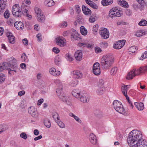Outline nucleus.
<instances>
[{"mask_svg": "<svg viewBox=\"0 0 147 147\" xmlns=\"http://www.w3.org/2000/svg\"><path fill=\"white\" fill-rule=\"evenodd\" d=\"M142 138V133L140 131L134 130L130 132L127 138V142L130 147L134 146Z\"/></svg>", "mask_w": 147, "mask_h": 147, "instance_id": "1", "label": "nucleus"}, {"mask_svg": "<svg viewBox=\"0 0 147 147\" xmlns=\"http://www.w3.org/2000/svg\"><path fill=\"white\" fill-rule=\"evenodd\" d=\"M114 62V59L113 56L110 54H107L102 57L100 64L103 69L107 70L112 66Z\"/></svg>", "mask_w": 147, "mask_h": 147, "instance_id": "2", "label": "nucleus"}, {"mask_svg": "<svg viewBox=\"0 0 147 147\" xmlns=\"http://www.w3.org/2000/svg\"><path fill=\"white\" fill-rule=\"evenodd\" d=\"M55 82L58 83L59 87L56 90V92L59 98L67 105H70L71 103L70 101L69 97L64 94L63 91V86L61 82L59 80H56Z\"/></svg>", "mask_w": 147, "mask_h": 147, "instance_id": "3", "label": "nucleus"}, {"mask_svg": "<svg viewBox=\"0 0 147 147\" xmlns=\"http://www.w3.org/2000/svg\"><path fill=\"white\" fill-rule=\"evenodd\" d=\"M10 59L9 63L4 62L3 63V67L4 69H8L9 74H10L11 71L16 72V69L17 67L16 60L13 57Z\"/></svg>", "mask_w": 147, "mask_h": 147, "instance_id": "4", "label": "nucleus"}, {"mask_svg": "<svg viewBox=\"0 0 147 147\" xmlns=\"http://www.w3.org/2000/svg\"><path fill=\"white\" fill-rule=\"evenodd\" d=\"M113 105L114 108L117 112L125 115H127L125 109L120 102L115 100L113 102Z\"/></svg>", "mask_w": 147, "mask_h": 147, "instance_id": "5", "label": "nucleus"}, {"mask_svg": "<svg viewBox=\"0 0 147 147\" xmlns=\"http://www.w3.org/2000/svg\"><path fill=\"white\" fill-rule=\"evenodd\" d=\"M12 11L13 15L17 17H21L23 13L21 7L17 4H16L13 6Z\"/></svg>", "mask_w": 147, "mask_h": 147, "instance_id": "6", "label": "nucleus"}, {"mask_svg": "<svg viewBox=\"0 0 147 147\" xmlns=\"http://www.w3.org/2000/svg\"><path fill=\"white\" fill-rule=\"evenodd\" d=\"M142 73L140 68L138 69H134L127 74L126 78L128 80H131L136 76L139 75Z\"/></svg>", "mask_w": 147, "mask_h": 147, "instance_id": "7", "label": "nucleus"}, {"mask_svg": "<svg viewBox=\"0 0 147 147\" xmlns=\"http://www.w3.org/2000/svg\"><path fill=\"white\" fill-rule=\"evenodd\" d=\"M29 113L35 119L38 117V113L37 109L33 106L30 107L28 109Z\"/></svg>", "mask_w": 147, "mask_h": 147, "instance_id": "8", "label": "nucleus"}, {"mask_svg": "<svg viewBox=\"0 0 147 147\" xmlns=\"http://www.w3.org/2000/svg\"><path fill=\"white\" fill-rule=\"evenodd\" d=\"M99 34L104 39H107L109 37V32L106 28H101L99 31Z\"/></svg>", "mask_w": 147, "mask_h": 147, "instance_id": "9", "label": "nucleus"}, {"mask_svg": "<svg viewBox=\"0 0 147 147\" xmlns=\"http://www.w3.org/2000/svg\"><path fill=\"white\" fill-rule=\"evenodd\" d=\"M92 72L95 75H99L100 74V64L98 63H95L92 67Z\"/></svg>", "mask_w": 147, "mask_h": 147, "instance_id": "10", "label": "nucleus"}, {"mask_svg": "<svg viewBox=\"0 0 147 147\" xmlns=\"http://www.w3.org/2000/svg\"><path fill=\"white\" fill-rule=\"evenodd\" d=\"M55 42L57 45L61 47H64L66 44L65 40L63 37L61 36L56 38Z\"/></svg>", "mask_w": 147, "mask_h": 147, "instance_id": "11", "label": "nucleus"}, {"mask_svg": "<svg viewBox=\"0 0 147 147\" xmlns=\"http://www.w3.org/2000/svg\"><path fill=\"white\" fill-rule=\"evenodd\" d=\"M125 40H124L118 41L114 45L113 47L116 49H120L122 48L125 45Z\"/></svg>", "mask_w": 147, "mask_h": 147, "instance_id": "12", "label": "nucleus"}, {"mask_svg": "<svg viewBox=\"0 0 147 147\" xmlns=\"http://www.w3.org/2000/svg\"><path fill=\"white\" fill-rule=\"evenodd\" d=\"M130 86L129 85L123 84L122 86L121 89L123 95L126 97L127 99H129V97L127 94V90Z\"/></svg>", "mask_w": 147, "mask_h": 147, "instance_id": "13", "label": "nucleus"}, {"mask_svg": "<svg viewBox=\"0 0 147 147\" xmlns=\"http://www.w3.org/2000/svg\"><path fill=\"white\" fill-rule=\"evenodd\" d=\"M79 100L84 103H87L89 101V97L86 93L81 94L79 98Z\"/></svg>", "mask_w": 147, "mask_h": 147, "instance_id": "14", "label": "nucleus"}, {"mask_svg": "<svg viewBox=\"0 0 147 147\" xmlns=\"http://www.w3.org/2000/svg\"><path fill=\"white\" fill-rule=\"evenodd\" d=\"M74 56L76 59L78 61H80L82 58V53L80 50L77 51L74 54Z\"/></svg>", "mask_w": 147, "mask_h": 147, "instance_id": "15", "label": "nucleus"}, {"mask_svg": "<svg viewBox=\"0 0 147 147\" xmlns=\"http://www.w3.org/2000/svg\"><path fill=\"white\" fill-rule=\"evenodd\" d=\"M14 26L17 30H20L23 29L24 27L22 22L20 21L15 22Z\"/></svg>", "mask_w": 147, "mask_h": 147, "instance_id": "16", "label": "nucleus"}, {"mask_svg": "<svg viewBox=\"0 0 147 147\" xmlns=\"http://www.w3.org/2000/svg\"><path fill=\"white\" fill-rule=\"evenodd\" d=\"M6 35L8 38L9 42L11 44L14 43L15 42L14 37L12 33L10 32H8L6 33Z\"/></svg>", "mask_w": 147, "mask_h": 147, "instance_id": "17", "label": "nucleus"}, {"mask_svg": "<svg viewBox=\"0 0 147 147\" xmlns=\"http://www.w3.org/2000/svg\"><path fill=\"white\" fill-rule=\"evenodd\" d=\"M49 72L50 74L54 76H58L60 74V72L59 71H56L55 69L53 67L50 68Z\"/></svg>", "mask_w": 147, "mask_h": 147, "instance_id": "18", "label": "nucleus"}, {"mask_svg": "<svg viewBox=\"0 0 147 147\" xmlns=\"http://www.w3.org/2000/svg\"><path fill=\"white\" fill-rule=\"evenodd\" d=\"M90 142L92 144L95 145L97 142V140L96 136L93 134H90Z\"/></svg>", "mask_w": 147, "mask_h": 147, "instance_id": "19", "label": "nucleus"}, {"mask_svg": "<svg viewBox=\"0 0 147 147\" xmlns=\"http://www.w3.org/2000/svg\"><path fill=\"white\" fill-rule=\"evenodd\" d=\"M82 10L83 12L86 15H90L91 14V10L84 5L82 6Z\"/></svg>", "mask_w": 147, "mask_h": 147, "instance_id": "20", "label": "nucleus"}, {"mask_svg": "<svg viewBox=\"0 0 147 147\" xmlns=\"http://www.w3.org/2000/svg\"><path fill=\"white\" fill-rule=\"evenodd\" d=\"M134 104L137 109L140 111L144 109V104L142 102H135Z\"/></svg>", "mask_w": 147, "mask_h": 147, "instance_id": "21", "label": "nucleus"}, {"mask_svg": "<svg viewBox=\"0 0 147 147\" xmlns=\"http://www.w3.org/2000/svg\"><path fill=\"white\" fill-rule=\"evenodd\" d=\"M118 4L121 6L125 8H128L129 5L128 3L124 0H118Z\"/></svg>", "mask_w": 147, "mask_h": 147, "instance_id": "22", "label": "nucleus"}, {"mask_svg": "<svg viewBox=\"0 0 147 147\" xmlns=\"http://www.w3.org/2000/svg\"><path fill=\"white\" fill-rule=\"evenodd\" d=\"M37 19L38 21L40 22H44L45 20V16L43 13L37 16Z\"/></svg>", "mask_w": 147, "mask_h": 147, "instance_id": "23", "label": "nucleus"}, {"mask_svg": "<svg viewBox=\"0 0 147 147\" xmlns=\"http://www.w3.org/2000/svg\"><path fill=\"white\" fill-rule=\"evenodd\" d=\"M73 32L72 33L71 35V38L72 40H76L78 38V37L79 36L78 33L77 31L74 30L72 31Z\"/></svg>", "mask_w": 147, "mask_h": 147, "instance_id": "24", "label": "nucleus"}, {"mask_svg": "<svg viewBox=\"0 0 147 147\" xmlns=\"http://www.w3.org/2000/svg\"><path fill=\"white\" fill-rule=\"evenodd\" d=\"M72 95L76 98H78L79 99L81 94L78 90L76 89L74 90L72 92Z\"/></svg>", "mask_w": 147, "mask_h": 147, "instance_id": "25", "label": "nucleus"}, {"mask_svg": "<svg viewBox=\"0 0 147 147\" xmlns=\"http://www.w3.org/2000/svg\"><path fill=\"white\" fill-rule=\"evenodd\" d=\"M117 10V8L116 7L111 9L109 11V16L111 18L115 17V13Z\"/></svg>", "mask_w": 147, "mask_h": 147, "instance_id": "26", "label": "nucleus"}, {"mask_svg": "<svg viewBox=\"0 0 147 147\" xmlns=\"http://www.w3.org/2000/svg\"><path fill=\"white\" fill-rule=\"evenodd\" d=\"M146 34V32L143 30H139L136 32V36L137 37H140Z\"/></svg>", "mask_w": 147, "mask_h": 147, "instance_id": "27", "label": "nucleus"}, {"mask_svg": "<svg viewBox=\"0 0 147 147\" xmlns=\"http://www.w3.org/2000/svg\"><path fill=\"white\" fill-rule=\"evenodd\" d=\"M104 89L103 87L97 86L96 90V93L98 95H102L103 93Z\"/></svg>", "mask_w": 147, "mask_h": 147, "instance_id": "28", "label": "nucleus"}, {"mask_svg": "<svg viewBox=\"0 0 147 147\" xmlns=\"http://www.w3.org/2000/svg\"><path fill=\"white\" fill-rule=\"evenodd\" d=\"M6 2L7 0H0V11L5 9Z\"/></svg>", "mask_w": 147, "mask_h": 147, "instance_id": "29", "label": "nucleus"}, {"mask_svg": "<svg viewBox=\"0 0 147 147\" xmlns=\"http://www.w3.org/2000/svg\"><path fill=\"white\" fill-rule=\"evenodd\" d=\"M78 81L76 78L72 79L69 83V85L73 87L76 86L78 84Z\"/></svg>", "mask_w": 147, "mask_h": 147, "instance_id": "30", "label": "nucleus"}, {"mask_svg": "<svg viewBox=\"0 0 147 147\" xmlns=\"http://www.w3.org/2000/svg\"><path fill=\"white\" fill-rule=\"evenodd\" d=\"M113 3L112 0H102L101 4L104 6H106L111 4Z\"/></svg>", "mask_w": 147, "mask_h": 147, "instance_id": "31", "label": "nucleus"}, {"mask_svg": "<svg viewBox=\"0 0 147 147\" xmlns=\"http://www.w3.org/2000/svg\"><path fill=\"white\" fill-rule=\"evenodd\" d=\"M69 115L74 118V119L78 122L81 123L82 122V121L80 118L77 116L75 115L74 114L72 113H69Z\"/></svg>", "mask_w": 147, "mask_h": 147, "instance_id": "32", "label": "nucleus"}, {"mask_svg": "<svg viewBox=\"0 0 147 147\" xmlns=\"http://www.w3.org/2000/svg\"><path fill=\"white\" fill-rule=\"evenodd\" d=\"M73 75L76 78H81L82 77V74L80 71H75L74 72Z\"/></svg>", "mask_w": 147, "mask_h": 147, "instance_id": "33", "label": "nucleus"}, {"mask_svg": "<svg viewBox=\"0 0 147 147\" xmlns=\"http://www.w3.org/2000/svg\"><path fill=\"white\" fill-rule=\"evenodd\" d=\"M117 68L116 67L112 68L110 71V75L112 76H115L117 73Z\"/></svg>", "mask_w": 147, "mask_h": 147, "instance_id": "34", "label": "nucleus"}, {"mask_svg": "<svg viewBox=\"0 0 147 147\" xmlns=\"http://www.w3.org/2000/svg\"><path fill=\"white\" fill-rule=\"evenodd\" d=\"M45 3L47 6L49 7L53 6L55 4L53 0H46Z\"/></svg>", "mask_w": 147, "mask_h": 147, "instance_id": "35", "label": "nucleus"}, {"mask_svg": "<svg viewBox=\"0 0 147 147\" xmlns=\"http://www.w3.org/2000/svg\"><path fill=\"white\" fill-rule=\"evenodd\" d=\"M94 114L96 116L99 118H101L103 116V113L99 110L96 111L95 112Z\"/></svg>", "mask_w": 147, "mask_h": 147, "instance_id": "36", "label": "nucleus"}, {"mask_svg": "<svg viewBox=\"0 0 147 147\" xmlns=\"http://www.w3.org/2000/svg\"><path fill=\"white\" fill-rule=\"evenodd\" d=\"M8 129L7 125L5 124L0 125V134Z\"/></svg>", "mask_w": 147, "mask_h": 147, "instance_id": "37", "label": "nucleus"}, {"mask_svg": "<svg viewBox=\"0 0 147 147\" xmlns=\"http://www.w3.org/2000/svg\"><path fill=\"white\" fill-rule=\"evenodd\" d=\"M80 31L82 34L83 35H86L87 33V30L83 26H81L80 27Z\"/></svg>", "mask_w": 147, "mask_h": 147, "instance_id": "38", "label": "nucleus"}, {"mask_svg": "<svg viewBox=\"0 0 147 147\" xmlns=\"http://www.w3.org/2000/svg\"><path fill=\"white\" fill-rule=\"evenodd\" d=\"M136 50V47L134 46H131L128 49L129 52V53L130 54L134 53Z\"/></svg>", "mask_w": 147, "mask_h": 147, "instance_id": "39", "label": "nucleus"}, {"mask_svg": "<svg viewBox=\"0 0 147 147\" xmlns=\"http://www.w3.org/2000/svg\"><path fill=\"white\" fill-rule=\"evenodd\" d=\"M53 117L56 122L58 121V120H60L59 115L57 113H54L53 114Z\"/></svg>", "mask_w": 147, "mask_h": 147, "instance_id": "40", "label": "nucleus"}, {"mask_svg": "<svg viewBox=\"0 0 147 147\" xmlns=\"http://www.w3.org/2000/svg\"><path fill=\"white\" fill-rule=\"evenodd\" d=\"M61 59L58 56L55 57L54 62L57 65H59L61 63Z\"/></svg>", "mask_w": 147, "mask_h": 147, "instance_id": "41", "label": "nucleus"}, {"mask_svg": "<svg viewBox=\"0 0 147 147\" xmlns=\"http://www.w3.org/2000/svg\"><path fill=\"white\" fill-rule=\"evenodd\" d=\"M104 80L103 79H101L99 80L98 85L97 86L100 87L104 88Z\"/></svg>", "mask_w": 147, "mask_h": 147, "instance_id": "42", "label": "nucleus"}, {"mask_svg": "<svg viewBox=\"0 0 147 147\" xmlns=\"http://www.w3.org/2000/svg\"><path fill=\"white\" fill-rule=\"evenodd\" d=\"M66 57L67 60L69 61H71L73 60V59L71 55L69 53L66 54Z\"/></svg>", "mask_w": 147, "mask_h": 147, "instance_id": "43", "label": "nucleus"}, {"mask_svg": "<svg viewBox=\"0 0 147 147\" xmlns=\"http://www.w3.org/2000/svg\"><path fill=\"white\" fill-rule=\"evenodd\" d=\"M35 12L37 16L39 15L40 14L42 13L41 10L38 7H36L35 9Z\"/></svg>", "mask_w": 147, "mask_h": 147, "instance_id": "44", "label": "nucleus"}, {"mask_svg": "<svg viewBox=\"0 0 147 147\" xmlns=\"http://www.w3.org/2000/svg\"><path fill=\"white\" fill-rule=\"evenodd\" d=\"M56 123L58 124V125L61 128H64L65 127V125L60 120L57 121Z\"/></svg>", "mask_w": 147, "mask_h": 147, "instance_id": "45", "label": "nucleus"}, {"mask_svg": "<svg viewBox=\"0 0 147 147\" xmlns=\"http://www.w3.org/2000/svg\"><path fill=\"white\" fill-rule=\"evenodd\" d=\"M96 20V17L95 16H91L89 18V21L91 23H93Z\"/></svg>", "mask_w": 147, "mask_h": 147, "instance_id": "46", "label": "nucleus"}, {"mask_svg": "<svg viewBox=\"0 0 147 147\" xmlns=\"http://www.w3.org/2000/svg\"><path fill=\"white\" fill-rule=\"evenodd\" d=\"M45 125L47 128H49L51 126V124L49 121L46 120L44 121Z\"/></svg>", "mask_w": 147, "mask_h": 147, "instance_id": "47", "label": "nucleus"}, {"mask_svg": "<svg viewBox=\"0 0 147 147\" xmlns=\"http://www.w3.org/2000/svg\"><path fill=\"white\" fill-rule=\"evenodd\" d=\"M140 26H144L147 24V21L146 20L141 21L138 24Z\"/></svg>", "mask_w": 147, "mask_h": 147, "instance_id": "48", "label": "nucleus"}, {"mask_svg": "<svg viewBox=\"0 0 147 147\" xmlns=\"http://www.w3.org/2000/svg\"><path fill=\"white\" fill-rule=\"evenodd\" d=\"M7 22L9 25H12L13 24H14V23H15L14 19L10 18L7 21Z\"/></svg>", "mask_w": 147, "mask_h": 147, "instance_id": "49", "label": "nucleus"}, {"mask_svg": "<svg viewBox=\"0 0 147 147\" xmlns=\"http://www.w3.org/2000/svg\"><path fill=\"white\" fill-rule=\"evenodd\" d=\"M140 68L142 73L147 71V66L140 67Z\"/></svg>", "mask_w": 147, "mask_h": 147, "instance_id": "50", "label": "nucleus"}, {"mask_svg": "<svg viewBox=\"0 0 147 147\" xmlns=\"http://www.w3.org/2000/svg\"><path fill=\"white\" fill-rule=\"evenodd\" d=\"M89 5L92 7L94 9H97L98 8V7L96 4L93 1Z\"/></svg>", "mask_w": 147, "mask_h": 147, "instance_id": "51", "label": "nucleus"}, {"mask_svg": "<svg viewBox=\"0 0 147 147\" xmlns=\"http://www.w3.org/2000/svg\"><path fill=\"white\" fill-rule=\"evenodd\" d=\"M21 58L23 61H26L27 59V57L25 53L22 54Z\"/></svg>", "mask_w": 147, "mask_h": 147, "instance_id": "52", "label": "nucleus"}, {"mask_svg": "<svg viewBox=\"0 0 147 147\" xmlns=\"http://www.w3.org/2000/svg\"><path fill=\"white\" fill-rule=\"evenodd\" d=\"M20 137L25 140H26L27 138V135L24 132H22L20 134Z\"/></svg>", "mask_w": 147, "mask_h": 147, "instance_id": "53", "label": "nucleus"}, {"mask_svg": "<svg viewBox=\"0 0 147 147\" xmlns=\"http://www.w3.org/2000/svg\"><path fill=\"white\" fill-rule=\"evenodd\" d=\"M10 13L8 11H6L4 13V16L6 18H8L9 17Z\"/></svg>", "mask_w": 147, "mask_h": 147, "instance_id": "54", "label": "nucleus"}, {"mask_svg": "<svg viewBox=\"0 0 147 147\" xmlns=\"http://www.w3.org/2000/svg\"><path fill=\"white\" fill-rule=\"evenodd\" d=\"M98 25L97 24H96L94 26L93 28V31L95 33H94V34H95L97 32L98 29Z\"/></svg>", "mask_w": 147, "mask_h": 147, "instance_id": "55", "label": "nucleus"}, {"mask_svg": "<svg viewBox=\"0 0 147 147\" xmlns=\"http://www.w3.org/2000/svg\"><path fill=\"white\" fill-rule=\"evenodd\" d=\"M75 10L78 13H79L80 12L81 9L79 5H76L75 6Z\"/></svg>", "mask_w": 147, "mask_h": 147, "instance_id": "56", "label": "nucleus"}, {"mask_svg": "<svg viewBox=\"0 0 147 147\" xmlns=\"http://www.w3.org/2000/svg\"><path fill=\"white\" fill-rule=\"evenodd\" d=\"M125 13L127 15L130 16L131 14V12L130 9H127L125 10Z\"/></svg>", "mask_w": 147, "mask_h": 147, "instance_id": "57", "label": "nucleus"}, {"mask_svg": "<svg viewBox=\"0 0 147 147\" xmlns=\"http://www.w3.org/2000/svg\"><path fill=\"white\" fill-rule=\"evenodd\" d=\"M53 51L55 53H59L60 52L59 49L57 47H54L53 49Z\"/></svg>", "mask_w": 147, "mask_h": 147, "instance_id": "58", "label": "nucleus"}, {"mask_svg": "<svg viewBox=\"0 0 147 147\" xmlns=\"http://www.w3.org/2000/svg\"><path fill=\"white\" fill-rule=\"evenodd\" d=\"M122 14V12H120V11H119L118 12L116 11L115 13V17H120Z\"/></svg>", "mask_w": 147, "mask_h": 147, "instance_id": "59", "label": "nucleus"}, {"mask_svg": "<svg viewBox=\"0 0 147 147\" xmlns=\"http://www.w3.org/2000/svg\"><path fill=\"white\" fill-rule=\"evenodd\" d=\"M86 45H87V43L85 42H82L78 43L79 46L80 47H84L86 46Z\"/></svg>", "mask_w": 147, "mask_h": 147, "instance_id": "60", "label": "nucleus"}, {"mask_svg": "<svg viewBox=\"0 0 147 147\" xmlns=\"http://www.w3.org/2000/svg\"><path fill=\"white\" fill-rule=\"evenodd\" d=\"M25 12V13H23V14L24 15L28 17L29 18H32V16L28 14V11L27 10H26Z\"/></svg>", "mask_w": 147, "mask_h": 147, "instance_id": "61", "label": "nucleus"}, {"mask_svg": "<svg viewBox=\"0 0 147 147\" xmlns=\"http://www.w3.org/2000/svg\"><path fill=\"white\" fill-rule=\"evenodd\" d=\"M26 105L24 101H22L20 105V107L22 109L25 108L26 107Z\"/></svg>", "mask_w": 147, "mask_h": 147, "instance_id": "62", "label": "nucleus"}, {"mask_svg": "<svg viewBox=\"0 0 147 147\" xmlns=\"http://www.w3.org/2000/svg\"><path fill=\"white\" fill-rule=\"evenodd\" d=\"M95 51L96 53H100L102 51V50L100 47H96L95 48Z\"/></svg>", "mask_w": 147, "mask_h": 147, "instance_id": "63", "label": "nucleus"}, {"mask_svg": "<svg viewBox=\"0 0 147 147\" xmlns=\"http://www.w3.org/2000/svg\"><path fill=\"white\" fill-rule=\"evenodd\" d=\"M22 42L24 45H27L28 44V41L26 38H24L22 40Z\"/></svg>", "mask_w": 147, "mask_h": 147, "instance_id": "64", "label": "nucleus"}]
</instances>
